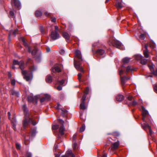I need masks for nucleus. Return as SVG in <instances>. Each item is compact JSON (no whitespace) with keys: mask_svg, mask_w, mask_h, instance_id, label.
Here are the masks:
<instances>
[{"mask_svg":"<svg viewBox=\"0 0 157 157\" xmlns=\"http://www.w3.org/2000/svg\"><path fill=\"white\" fill-rule=\"evenodd\" d=\"M22 109L24 112V117L22 121V124L23 128L25 129L26 127L29 125L31 123L33 125L36 124V121L33 120L32 116H31V113L27 108L26 105H24L22 106Z\"/></svg>","mask_w":157,"mask_h":157,"instance_id":"1","label":"nucleus"},{"mask_svg":"<svg viewBox=\"0 0 157 157\" xmlns=\"http://www.w3.org/2000/svg\"><path fill=\"white\" fill-rule=\"evenodd\" d=\"M34 66H32L29 67V71L25 70L21 72L23 78L27 81L32 79L33 77V72L36 70Z\"/></svg>","mask_w":157,"mask_h":157,"instance_id":"2","label":"nucleus"},{"mask_svg":"<svg viewBox=\"0 0 157 157\" xmlns=\"http://www.w3.org/2000/svg\"><path fill=\"white\" fill-rule=\"evenodd\" d=\"M75 55L76 57L79 59L78 61H75L74 63L75 68L78 71L82 72H83L84 70L83 68L80 66L81 62L82 61L81 52L79 50H76L75 52Z\"/></svg>","mask_w":157,"mask_h":157,"instance_id":"3","label":"nucleus"},{"mask_svg":"<svg viewBox=\"0 0 157 157\" xmlns=\"http://www.w3.org/2000/svg\"><path fill=\"white\" fill-rule=\"evenodd\" d=\"M108 44L110 46L115 47L120 49L123 50L124 49V47L122 44L113 37L109 39Z\"/></svg>","mask_w":157,"mask_h":157,"instance_id":"4","label":"nucleus"},{"mask_svg":"<svg viewBox=\"0 0 157 157\" xmlns=\"http://www.w3.org/2000/svg\"><path fill=\"white\" fill-rule=\"evenodd\" d=\"M63 67V66L62 64H58L55 65L54 68H52V74L54 78H55L56 77L54 74L56 72H61Z\"/></svg>","mask_w":157,"mask_h":157,"instance_id":"5","label":"nucleus"},{"mask_svg":"<svg viewBox=\"0 0 157 157\" xmlns=\"http://www.w3.org/2000/svg\"><path fill=\"white\" fill-rule=\"evenodd\" d=\"M58 121L59 122L60 124L61 125L59 127V134L61 136H62L64 134V131L65 130V128L63 125L64 121L62 119H58Z\"/></svg>","mask_w":157,"mask_h":157,"instance_id":"6","label":"nucleus"},{"mask_svg":"<svg viewBox=\"0 0 157 157\" xmlns=\"http://www.w3.org/2000/svg\"><path fill=\"white\" fill-rule=\"evenodd\" d=\"M12 6H14L15 8L20 10L21 8V5L19 0H14L12 1Z\"/></svg>","mask_w":157,"mask_h":157,"instance_id":"7","label":"nucleus"},{"mask_svg":"<svg viewBox=\"0 0 157 157\" xmlns=\"http://www.w3.org/2000/svg\"><path fill=\"white\" fill-rule=\"evenodd\" d=\"M50 36L53 40H56L60 37L59 34L56 31H52L51 32Z\"/></svg>","mask_w":157,"mask_h":157,"instance_id":"8","label":"nucleus"},{"mask_svg":"<svg viewBox=\"0 0 157 157\" xmlns=\"http://www.w3.org/2000/svg\"><path fill=\"white\" fill-rule=\"evenodd\" d=\"M28 101L29 102H32L35 104L37 103V98L36 97H33L32 96H29L28 97Z\"/></svg>","mask_w":157,"mask_h":157,"instance_id":"9","label":"nucleus"},{"mask_svg":"<svg viewBox=\"0 0 157 157\" xmlns=\"http://www.w3.org/2000/svg\"><path fill=\"white\" fill-rule=\"evenodd\" d=\"M62 36L65 39L67 42H68L70 41V36L67 32H63L62 33Z\"/></svg>","mask_w":157,"mask_h":157,"instance_id":"10","label":"nucleus"},{"mask_svg":"<svg viewBox=\"0 0 157 157\" xmlns=\"http://www.w3.org/2000/svg\"><path fill=\"white\" fill-rule=\"evenodd\" d=\"M141 109L142 110V114H143V118L142 120L144 121H145V117L148 114V111L145 109V108L143 106H142Z\"/></svg>","mask_w":157,"mask_h":157,"instance_id":"11","label":"nucleus"},{"mask_svg":"<svg viewBox=\"0 0 157 157\" xmlns=\"http://www.w3.org/2000/svg\"><path fill=\"white\" fill-rule=\"evenodd\" d=\"M119 145V143L118 141L112 144L111 146V149L113 151L115 150L118 148Z\"/></svg>","mask_w":157,"mask_h":157,"instance_id":"12","label":"nucleus"},{"mask_svg":"<svg viewBox=\"0 0 157 157\" xmlns=\"http://www.w3.org/2000/svg\"><path fill=\"white\" fill-rule=\"evenodd\" d=\"M10 95H15L16 97H18L19 95V92L13 89H11L10 91Z\"/></svg>","mask_w":157,"mask_h":157,"instance_id":"13","label":"nucleus"},{"mask_svg":"<svg viewBox=\"0 0 157 157\" xmlns=\"http://www.w3.org/2000/svg\"><path fill=\"white\" fill-rule=\"evenodd\" d=\"M148 67L151 72V73L155 75H157V69L155 70V71H154L153 64H148Z\"/></svg>","mask_w":157,"mask_h":157,"instance_id":"14","label":"nucleus"},{"mask_svg":"<svg viewBox=\"0 0 157 157\" xmlns=\"http://www.w3.org/2000/svg\"><path fill=\"white\" fill-rule=\"evenodd\" d=\"M115 6L118 9H119L122 8L123 6V5L121 1L117 0L115 4Z\"/></svg>","mask_w":157,"mask_h":157,"instance_id":"15","label":"nucleus"},{"mask_svg":"<svg viewBox=\"0 0 157 157\" xmlns=\"http://www.w3.org/2000/svg\"><path fill=\"white\" fill-rule=\"evenodd\" d=\"M145 49L144 51V54L145 57L147 58L149 57L148 52L147 50V46L146 44L144 45Z\"/></svg>","mask_w":157,"mask_h":157,"instance_id":"16","label":"nucleus"},{"mask_svg":"<svg viewBox=\"0 0 157 157\" xmlns=\"http://www.w3.org/2000/svg\"><path fill=\"white\" fill-rule=\"evenodd\" d=\"M124 99V97L122 94H118L116 97V101L119 102L121 101Z\"/></svg>","mask_w":157,"mask_h":157,"instance_id":"17","label":"nucleus"},{"mask_svg":"<svg viewBox=\"0 0 157 157\" xmlns=\"http://www.w3.org/2000/svg\"><path fill=\"white\" fill-rule=\"evenodd\" d=\"M130 77L127 78L126 77H122L121 78V83L122 85H124L125 83V82L128 80L129 79Z\"/></svg>","mask_w":157,"mask_h":157,"instance_id":"18","label":"nucleus"},{"mask_svg":"<svg viewBox=\"0 0 157 157\" xmlns=\"http://www.w3.org/2000/svg\"><path fill=\"white\" fill-rule=\"evenodd\" d=\"M46 81L47 82L51 83L52 80V77L50 75H48L46 77Z\"/></svg>","mask_w":157,"mask_h":157,"instance_id":"19","label":"nucleus"},{"mask_svg":"<svg viewBox=\"0 0 157 157\" xmlns=\"http://www.w3.org/2000/svg\"><path fill=\"white\" fill-rule=\"evenodd\" d=\"M19 66V68L21 70V72L25 71L24 70L25 68L24 63L23 61H21Z\"/></svg>","mask_w":157,"mask_h":157,"instance_id":"20","label":"nucleus"},{"mask_svg":"<svg viewBox=\"0 0 157 157\" xmlns=\"http://www.w3.org/2000/svg\"><path fill=\"white\" fill-rule=\"evenodd\" d=\"M36 128H33V129H32L31 130L30 132V133H31V136H35L36 134Z\"/></svg>","mask_w":157,"mask_h":157,"instance_id":"21","label":"nucleus"},{"mask_svg":"<svg viewBox=\"0 0 157 157\" xmlns=\"http://www.w3.org/2000/svg\"><path fill=\"white\" fill-rule=\"evenodd\" d=\"M80 108L83 110H85L86 108L85 105V101H81V103L80 105Z\"/></svg>","mask_w":157,"mask_h":157,"instance_id":"22","label":"nucleus"},{"mask_svg":"<svg viewBox=\"0 0 157 157\" xmlns=\"http://www.w3.org/2000/svg\"><path fill=\"white\" fill-rule=\"evenodd\" d=\"M99 55H102V57L105 56V52L103 49H99Z\"/></svg>","mask_w":157,"mask_h":157,"instance_id":"23","label":"nucleus"},{"mask_svg":"<svg viewBox=\"0 0 157 157\" xmlns=\"http://www.w3.org/2000/svg\"><path fill=\"white\" fill-rule=\"evenodd\" d=\"M58 78L59 77L58 76L55 77V78H56V81L58 82L60 85H63L64 83V80L62 79L61 81H59L58 79Z\"/></svg>","mask_w":157,"mask_h":157,"instance_id":"24","label":"nucleus"},{"mask_svg":"<svg viewBox=\"0 0 157 157\" xmlns=\"http://www.w3.org/2000/svg\"><path fill=\"white\" fill-rule=\"evenodd\" d=\"M133 68L131 66H128L126 68L125 72L127 73L130 71L132 72L133 71Z\"/></svg>","mask_w":157,"mask_h":157,"instance_id":"25","label":"nucleus"},{"mask_svg":"<svg viewBox=\"0 0 157 157\" xmlns=\"http://www.w3.org/2000/svg\"><path fill=\"white\" fill-rule=\"evenodd\" d=\"M61 110L62 111V115L63 117L65 116L67 113V111L66 110L64 109L63 108H61Z\"/></svg>","mask_w":157,"mask_h":157,"instance_id":"26","label":"nucleus"},{"mask_svg":"<svg viewBox=\"0 0 157 157\" xmlns=\"http://www.w3.org/2000/svg\"><path fill=\"white\" fill-rule=\"evenodd\" d=\"M42 14V13L41 11L37 10L35 12V16L37 17H40Z\"/></svg>","mask_w":157,"mask_h":157,"instance_id":"27","label":"nucleus"},{"mask_svg":"<svg viewBox=\"0 0 157 157\" xmlns=\"http://www.w3.org/2000/svg\"><path fill=\"white\" fill-rule=\"evenodd\" d=\"M130 60V58L128 57H125L124 58L122 59V61L124 63H128Z\"/></svg>","mask_w":157,"mask_h":157,"instance_id":"28","label":"nucleus"},{"mask_svg":"<svg viewBox=\"0 0 157 157\" xmlns=\"http://www.w3.org/2000/svg\"><path fill=\"white\" fill-rule=\"evenodd\" d=\"M142 127L143 128L146 130L147 128H148L150 126L147 123H144L142 125Z\"/></svg>","mask_w":157,"mask_h":157,"instance_id":"29","label":"nucleus"},{"mask_svg":"<svg viewBox=\"0 0 157 157\" xmlns=\"http://www.w3.org/2000/svg\"><path fill=\"white\" fill-rule=\"evenodd\" d=\"M20 62L21 61L19 62L18 60L14 59L13 61V65H19Z\"/></svg>","mask_w":157,"mask_h":157,"instance_id":"30","label":"nucleus"},{"mask_svg":"<svg viewBox=\"0 0 157 157\" xmlns=\"http://www.w3.org/2000/svg\"><path fill=\"white\" fill-rule=\"evenodd\" d=\"M147 61V59H144V58L143 59H141L140 63L144 65L146 63Z\"/></svg>","mask_w":157,"mask_h":157,"instance_id":"31","label":"nucleus"},{"mask_svg":"<svg viewBox=\"0 0 157 157\" xmlns=\"http://www.w3.org/2000/svg\"><path fill=\"white\" fill-rule=\"evenodd\" d=\"M144 57L140 55H137L136 57V59L137 60H141V59H143Z\"/></svg>","mask_w":157,"mask_h":157,"instance_id":"32","label":"nucleus"},{"mask_svg":"<svg viewBox=\"0 0 157 157\" xmlns=\"http://www.w3.org/2000/svg\"><path fill=\"white\" fill-rule=\"evenodd\" d=\"M59 128V126L58 124L54 125L52 127V128L53 130H57Z\"/></svg>","mask_w":157,"mask_h":157,"instance_id":"33","label":"nucleus"},{"mask_svg":"<svg viewBox=\"0 0 157 157\" xmlns=\"http://www.w3.org/2000/svg\"><path fill=\"white\" fill-rule=\"evenodd\" d=\"M55 157H59L60 155V153L59 152L57 154L56 153H55ZM61 157H67V156L65 155H63Z\"/></svg>","mask_w":157,"mask_h":157,"instance_id":"34","label":"nucleus"},{"mask_svg":"<svg viewBox=\"0 0 157 157\" xmlns=\"http://www.w3.org/2000/svg\"><path fill=\"white\" fill-rule=\"evenodd\" d=\"M37 52V50L36 48H34L33 50L31 52V54L32 55H35Z\"/></svg>","mask_w":157,"mask_h":157,"instance_id":"35","label":"nucleus"},{"mask_svg":"<svg viewBox=\"0 0 157 157\" xmlns=\"http://www.w3.org/2000/svg\"><path fill=\"white\" fill-rule=\"evenodd\" d=\"M85 129V125H83L82 126L80 129V132H83Z\"/></svg>","mask_w":157,"mask_h":157,"instance_id":"36","label":"nucleus"},{"mask_svg":"<svg viewBox=\"0 0 157 157\" xmlns=\"http://www.w3.org/2000/svg\"><path fill=\"white\" fill-rule=\"evenodd\" d=\"M29 63H30L31 65H32L33 63L32 60L30 58H28V59L27 61V64H28Z\"/></svg>","mask_w":157,"mask_h":157,"instance_id":"37","label":"nucleus"},{"mask_svg":"<svg viewBox=\"0 0 157 157\" xmlns=\"http://www.w3.org/2000/svg\"><path fill=\"white\" fill-rule=\"evenodd\" d=\"M16 149L18 150H20L21 148V145L20 144L18 143L16 144Z\"/></svg>","mask_w":157,"mask_h":157,"instance_id":"38","label":"nucleus"},{"mask_svg":"<svg viewBox=\"0 0 157 157\" xmlns=\"http://www.w3.org/2000/svg\"><path fill=\"white\" fill-rule=\"evenodd\" d=\"M10 16L12 17H13L14 18H15V17L14 16V13L13 11L12 10H11L10 11Z\"/></svg>","mask_w":157,"mask_h":157,"instance_id":"39","label":"nucleus"},{"mask_svg":"<svg viewBox=\"0 0 157 157\" xmlns=\"http://www.w3.org/2000/svg\"><path fill=\"white\" fill-rule=\"evenodd\" d=\"M29 136H28V137L24 136V142L25 144H27V143L26 142V141L29 140Z\"/></svg>","mask_w":157,"mask_h":157,"instance_id":"40","label":"nucleus"},{"mask_svg":"<svg viewBox=\"0 0 157 157\" xmlns=\"http://www.w3.org/2000/svg\"><path fill=\"white\" fill-rule=\"evenodd\" d=\"M137 104V102L135 101H134L130 103V105L133 106H135Z\"/></svg>","mask_w":157,"mask_h":157,"instance_id":"41","label":"nucleus"},{"mask_svg":"<svg viewBox=\"0 0 157 157\" xmlns=\"http://www.w3.org/2000/svg\"><path fill=\"white\" fill-rule=\"evenodd\" d=\"M18 30L17 29H16L12 32V34L14 35V36H15L16 34L17 33Z\"/></svg>","mask_w":157,"mask_h":157,"instance_id":"42","label":"nucleus"},{"mask_svg":"<svg viewBox=\"0 0 157 157\" xmlns=\"http://www.w3.org/2000/svg\"><path fill=\"white\" fill-rule=\"evenodd\" d=\"M86 94H84L83 95L82 98L81 99V101H85L86 98Z\"/></svg>","mask_w":157,"mask_h":157,"instance_id":"43","label":"nucleus"},{"mask_svg":"<svg viewBox=\"0 0 157 157\" xmlns=\"http://www.w3.org/2000/svg\"><path fill=\"white\" fill-rule=\"evenodd\" d=\"M89 89L88 87H87L86 89H85L84 92V94L87 95L89 92Z\"/></svg>","mask_w":157,"mask_h":157,"instance_id":"44","label":"nucleus"},{"mask_svg":"<svg viewBox=\"0 0 157 157\" xmlns=\"http://www.w3.org/2000/svg\"><path fill=\"white\" fill-rule=\"evenodd\" d=\"M32 154L31 152H27L26 153V157H32Z\"/></svg>","mask_w":157,"mask_h":157,"instance_id":"45","label":"nucleus"},{"mask_svg":"<svg viewBox=\"0 0 157 157\" xmlns=\"http://www.w3.org/2000/svg\"><path fill=\"white\" fill-rule=\"evenodd\" d=\"M140 38L142 39V40H144V39L145 38V35L144 34H142L140 36Z\"/></svg>","mask_w":157,"mask_h":157,"instance_id":"46","label":"nucleus"},{"mask_svg":"<svg viewBox=\"0 0 157 157\" xmlns=\"http://www.w3.org/2000/svg\"><path fill=\"white\" fill-rule=\"evenodd\" d=\"M44 14L46 16L48 17H51L52 15L51 13H48L47 12H46L44 13Z\"/></svg>","mask_w":157,"mask_h":157,"instance_id":"47","label":"nucleus"},{"mask_svg":"<svg viewBox=\"0 0 157 157\" xmlns=\"http://www.w3.org/2000/svg\"><path fill=\"white\" fill-rule=\"evenodd\" d=\"M149 130V134L151 136L153 134V132L152 131V130L151 129V127H149L148 128Z\"/></svg>","mask_w":157,"mask_h":157,"instance_id":"48","label":"nucleus"},{"mask_svg":"<svg viewBox=\"0 0 157 157\" xmlns=\"http://www.w3.org/2000/svg\"><path fill=\"white\" fill-rule=\"evenodd\" d=\"M77 144L76 143H75L73 145V148L74 150L76 149L77 148Z\"/></svg>","mask_w":157,"mask_h":157,"instance_id":"49","label":"nucleus"},{"mask_svg":"<svg viewBox=\"0 0 157 157\" xmlns=\"http://www.w3.org/2000/svg\"><path fill=\"white\" fill-rule=\"evenodd\" d=\"M44 97L45 98L46 100H48L50 98V96L49 95L47 94L45 95Z\"/></svg>","mask_w":157,"mask_h":157,"instance_id":"50","label":"nucleus"},{"mask_svg":"<svg viewBox=\"0 0 157 157\" xmlns=\"http://www.w3.org/2000/svg\"><path fill=\"white\" fill-rule=\"evenodd\" d=\"M57 148H58V145L56 144H55L54 147V151H56V150H57Z\"/></svg>","mask_w":157,"mask_h":157,"instance_id":"51","label":"nucleus"},{"mask_svg":"<svg viewBox=\"0 0 157 157\" xmlns=\"http://www.w3.org/2000/svg\"><path fill=\"white\" fill-rule=\"evenodd\" d=\"M51 19V21L52 22H55L56 21V18L55 17H53L51 16L50 17Z\"/></svg>","mask_w":157,"mask_h":157,"instance_id":"52","label":"nucleus"},{"mask_svg":"<svg viewBox=\"0 0 157 157\" xmlns=\"http://www.w3.org/2000/svg\"><path fill=\"white\" fill-rule=\"evenodd\" d=\"M46 100L44 97L40 99V102L41 103L44 102Z\"/></svg>","mask_w":157,"mask_h":157,"instance_id":"53","label":"nucleus"},{"mask_svg":"<svg viewBox=\"0 0 157 157\" xmlns=\"http://www.w3.org/2000/svg\"><path fill=\"white\" fill-rule=\"evenodd\" d=\"M127 98L128 99L129 101H131V100H132V99H133L132 97V96H128L127 97Z\"/></svg>","mask_w":157,"mask_h":157,"instance_id":"54","label":"nucleus"},{"mask_svg":"<svg viewBox=\"0 0 157 157\" xmlns=\"http://www.w3.org/2000/svg\"><path fill=\"white\" fill-rule=\"evenodd\" d=\"M66 153L70 156L72 153L71 151H68L66 152Z\"/></svg>","mask_w":157,"mask_h":157,"instance_id":"55","label":"nucleus"},{"mask_svg":"<svg viewBox=\"0 0 157 157\" xmlns=\"http://www.w3.org/2000/svg\"><path fill=\"white\" fill-rule=\"evenodd\" d=\"M11 84L12 85H14L15 84V80H12L11 81Z\"/></svg>","mask_w":157,"mask_h":157,"instance_id":"56","label":"nucleus"},{"mask_svg":"<svg viewBox=\"0 0 157 157\" xmlns=\"http://www.w3.org/2000/svg\"><path fill=\"white\" fill-rule=\"evenodd\" d=\"M113 134L114 135L116 136H118L119 135V133L117 132H114L113 133Z\"/></svg>","mask_w":157,"mask_h":157,"instance_id":"57","label":"nucleus"},{"mask_svg":"<svg viewBox=\"0 0 157 157\" xmlns=\"http://www.w3.org/2000/svg\"><path fill=\"white\" fill-rule=\"evenodd\" d=\"M40 30L41 33L42 34H44V29H43V27H40Z\"/></svg>","mask_w":157,"mask_h":157,"instance_id":"58","label":"nucleus"},{"mask_svg":"<svg viewBox=\"0 0 157 157\" xmlns=\"http://www.w3.org/2000/svg\"><path fill=\"white\" fill-rule=\"evenodd\" d=\"M78 79L79 81H80V78H81V77L82 76V74L80 73H78Z\"/></svg>","mask_w":157,"mask_h":157,"instance_id":"59","label":"nucleus"},{"mask_svg":"<svg viewBox=\"0 0 157 157\" xmlns=\"http://www.w3.org/2000/svg\"><path fill=\"white\" fill-rule=\"evenodd\" d=\"M57 89L59 90H60L62 89V87L60 86H58L57 87Z\"/></svg>","mask_w":157,"mask_h":157,"instance_id":"60","label":"nucleus"},{"mask_svg":"<svg viewBox=\"0 0 157 157\" xmlns=\"http://www.w3.org/2000/svg\"><path fill=\"white\" fill-rule=\"evenodd\" d=\"M154 89L155 92L157 93V84L154 86Z\"/></svg>","mask_w":157,"mask_h":157,"instance_id":"61","label":"nucleus"},{"mask_svg":"<svg viewBox=\"0 0 157 157\" xmlns=\"http://www.w3.org/2000/svg\"><path fill=\"white\" fill-rule=\"evenodd\" d=\"M76 135L75 134L73 135V141H75V140L76 139Z\"/></svg>","mask_w":157,"mask_h":157,"instance_id":"62","label":"nucleus"},{"mask_svg":"<svg viewBox=\"0 0 157 157\" xmlns=\"http://www.w3.org/2000/svg\"><path fill=\"white\" fill-rule=\"evenodd\" d=\"M59 53L63 55L64 53V51L63 49H61L60 50Z\"/></svg>","mask_w":157,"mask_h":157,"instance_id":"63","label":"nucleus"},{"mask_svg":"<svg viewBox=\"0 0 157 157\" xmlns=\"http://www.w3.org/2000/svg\"><path fill=\"white\" fill-rule=\"evenodd\" d=\"M55 31H56V32H58V31L59 29L58 27L57 26H55Z\"/></svg>","mask_w":157,"mask_h":157,"instance_id":"64","label":"nucleus"}]
</instances>
